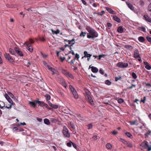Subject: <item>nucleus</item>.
Wrapping results in <instances>:
<instances>
[{"instance_id":"nucleus-8","label":"nucleus","mask_w":151,"mask_h":151,"mask_svg":"<svg viewBox=\"0 0 151 151\" xmlns=\"http://www.w3.org/2000/svg\"><path fill=\"white\" fill-rule=\"evenodd\" d=\"M68 44L67 45V47H68L70 50H71L72 48L71 46H72L75 43V39H72V40L68 41Z\"/></svg>"},{"instance_id":"nucleus-43","label":"nucleus","mask_w":151,"mask_h":151,"mask_svg":"<svg viewBox=\"0 0 151 151\" xmlns=\"http://www.w3.org/2000/svg\"><path fill=\"white\" fill-rule=\"evenodd\" d=\"M93 124L92 123L88 124L87 126L88 129H92L93 127Z\"/></svg>"},{"instance_id":"nucleus-4","label":"nucleus","mask_w":151,"mask_h":151,"mask_svg":"<svg viewBox=\"0 0 151 151\" xmlns=\"http://www.w3.org/2000/svg\"><path fill=\"white\" fill-rule=\"evenodd\" d=\"M144 149L147 148V150L150 151L151 150V146L149 147L148 144V142L147 141L143 142L140 145Z\"/></svg>"},{"instance_id":"nucleus-40","label":"nucleus","mask_w":151,"mask_h":151,"mask_svg":"<svg viewBox=\"0 0 151 151\" xmlns=\"http://www.w3.org/2000/svg\"><path fill=\"white\" fill-rule=\"evenodd\" d=\"M132 78L134 79H136L137 77L136 74L134 72L132 73Z\"/></svg>"},{"instance_id":"nucleus-7","label":"nucleus","mask_w":151,"mask_h":151,"mask_svg":"<svg viewBox=\"0 0 151 151\" xmlns=\"http://www.w3.org/2000/svg\"><path fill=\"white\" fill-rule=\"evenodd\" d=\"M4 57L11 63H13L14 62L13 59L10 56L9 53H5L4 54Z\"/></svg>"},{"instance_id":"nucleus-41","label":"nucleus","mask_w":151,"mask_h":151,"mask_svg":"<svg viewBox=\"0 0 151 151\" xmlns=\"http://www.w3.org/2000/svg\"><path fill=\"white\" fill-rule=\"evenodd\" d=\"M8 101L10 104H12V105H15V104L13 103V102L10 98L8 100Z\"/></svg>"},{"instance_id":"nucleus-49","label":"nucleus","mask_w":151,"mask_h":151,"mask_svg":"<svg viewBox=\"0 0 151 151\" xmlns=\"http://www.w3.org/2000/svg\"><path fill=\"white\" fill-rule=\"evenodd\" d=\"M4 96L7 101L8 100H9V99L10 98L9 96L6 93H5V94L4 95Z\"/></svg>"},{"instance_id":"nucleus-54","label":"nucleus","mask_w":151,"mask_h":151,"mask_svg":"<svg viewBox=\"0 0 151 151\" xmlns=\"http://www.w3.org/2000/svg\"><path fill=\"white\" fill-rule=\"evenodd\" d=\"M105 56V55H104V54H103V55H99V56L98 59L99 60H100L101 59V58L104 57Z\"/></svg>"},{"instance_id":"nucleus-22","label":"nucleus","mask_w":151,"mask_h":151,"mask_svg":"<svg viewBox=\"0 0 151 151\" xmlns=\"http://www.w3.org/2000/svg\"><path fill=\"white\" fill-rule=\"evenodd\" d=\"M124 29L121 26H119L118 27L117 31L120 33H122L123 32Z\"/></svg>"},{"instance_id":"nucleus-37","label":"nucleus","mask_w":151,"mask_h":151,"mask_svg":"<svg viewBox=\"0 0 151 151\" xmlns=\"http://www.w3.org/2000/svg\"><path fill=\"white\" fill-rule=\"evenodd\" d=\"M126 145L127 147H129L130 148H132V144L129 142H127L126 144Z\"/></svg>"},{"instance_id":"nucleus-15","label":"nucleus","mask_w":151,"mask_h":151,"mask_svg":"<svg viewBox=\"0 0 151 151\" xmlns=\"http://www.w3.org/2000/svg\"><path fill=\"white\" fill-rule=\"evenodd\" d=\"M91 68V71L93 73H96L98 71V69L97 68L93 66L91 67L90 66H89V68Z\"/></svg>"},{"instance_id":"nucleus-47","label":"nucleus","mask_w":151,"mask_h":151,"mask_svg":"<svg viewBox=\"0 0 151 151\" xmlns=\"http://www.w3.org/2000/svg\"><path fill=\"white\" fill-rule=\"evenodd\" d=\"M75 61V59L74 58L73 59H72L71 61L69 62L71 65H72L73 66V65H74V63Z\"/></svg>"},{"instance_id":"nucleus-58","label":"nucleus","mask_w":151,"mask_h":151,"mask_svg":"<svg viewBox=\"0 0 151 151\" xmlns=\"http://www.w3.org/2000/svg\"><path fill=\"white\" fill-rule=\"evenodd\" d=\"M82 3L85 5L87 6L88 5L87 3L84 0H81Z\"/></svg>"},{"instance_id":"nucleus-34","label":"nucleus","mask_w":151,"mask_h":151,"mask_svg":"<svg viewBox=\"0 0 151 151\" xmlns=\"http://www.w3.org/2000/svg\"><path fill=\"white\" fill-rule=\"evenodd\" d=\"M136 120H134L132 121H130L129 123L131 125H132L134 124H136L137 125H138V124H136Z\"/></svg>"},{"instance_id":"nucleus-55","label":"nucleus","mask_w":151,"mask_h":151,"mask_svg":"<svg viewBox=\"0 0 151 151\" xmlns=\"http://www.w3.org/2000/svg\"><path fill=\"white\" fill-rule=\"evenodd\" d=\"M69 51V53H67V55H68L70 53H72L73 55H75V53L74 52H73V50H72L71 49Z\"/></svg>"},{"instance_id":"nucleus-28","label":"nucleus","mask_w":151,"mask_h":151,"mask_svg":"<svg viewBox=\"0 0 151 151\" xmlns=\"http://www.w3.org/2000/svg\"><path fill=\"white\" fill-rule=\"evenodd\" d=\"M138 29L139 30L142 31L143 32H145L146 31V29L143 27H139Z\"/></svg>"},{"instance_id":"nucleus-56","label":"nucleus","mask_w":151,"mask_h":151,"mask_svg":"<svg viewBox=\"0 0 151 151\" xmlns=\"http://www.w3.org/2000/svg\"><path fill=\"white\" fill-rule=\"evenodd\" d=\"M146 100V97L144 96L143 97V100H141L140 101L141 102H142L144 104L145 103V101Z\"/></svg>"},{"instance_id":"nucleus-9","label":"nucleus","mask_w":151,"mask_h":151,"mask_svg":"<svg viewBox=\"0 0 151 151\" xmlns=\"http://www.w3.org/2000/svg\"><path fill=\"white\" fill-rule=\"evenodd\" d=\"M14 50L16 53L20 56H23V54L19 48L17 47L14 48Z\"/></svg>"},{"instance_id":"nucleus-5","label":"nucleus","mask_w":151,"mask_h":151,"mask_svg":"<svg viewBox=\"0 0 151 151\" xmlns=\"http://www.w3.org/2000/svg\"><path fill=\"white\" fill-rule=\"evenodd\" d=\"M128 64L127 63H125L123 62L118 63L116 65L117 67L121 68H125L128 67Z\"/></svg>"},{"instance_id":"nucleus-25","label":"nucleus","mask_w":151,"mask_h":151,"mask_svg":"<svg viewBox=\"0 0 151 151\" xmlns=\"http://www.w3.org/2000/svg\"><path fill=\"white\" fill-rule=\"evenodd\" d=\"M44 122L45 124L47 125H50V124L49 120L47 118H45L44 119Z\"/></svg>"},{"instance_id":"nucleus-2","label":"nucleus","mask_w":151,"mask_h":151,"mask_svg":"<svg viewBox=\"0 0 151 151\" xmlns=\"http://www.w3.org/2000/svg\"><path fill=\"white\" fill-rule=\"evenodd\" d=\"M85 91L86 98L88 99V101L91 105L93 104V101L92 98L91 96L90 92L87 89H86L84 90Z\"/></svg>"},{"instance_id":"nucleus-38","label":"nucleus","mask_w":151,"mask_h":151,"mask_svg":"<svg viewBox=\"0 0 151 151\" xmlns=\"http://www.w3.org/2000/svg\"><path fill=\"white\" fill-rule=\"evenodd\" d=\"M86 32H81V33L80 34V36L81 37L83 36V37H84L86 36Z\"/></svg>"},{"instance_id":"nucleus-60","label":"nucleus","mask_w":151,"mask_h":151,"mask_svg":"<svg viewBox=\"0 0 151 151\" xmlns=\"http://www.w3.org/2000/svg\"><path fill=\"white\" fill-rule=\"evenodd\" d=\"M65 57H62L60 58V59L61 60L62 62H63V61L65 60Z\"/></svg>"},{"instance_id":"nucleus-57","label":"nucleus","mask_w":151,"mask_h":151,"mask_svg":"<svg viewBox=\"0 0 151 151\" xmlns=\"http://www.w3.org/2000/svg\"><path fill=\"white\" fill-rule=\"evenodd\" d=\"M79 58V55L77 53H76L75 54V58H77V60H78V59Z\"/></svg>"},{"instance_id":"nucleus-17","label":"nucleus","mask_w":151,"mask_h":151,"mask_svg":"<svg viewBox=\"0 0 151 151\" xmlns=\"http://www.w3.org/2000/svg\"><path fill=\"white\" fill-rule=\"evenodd\" d=\"M35 101L36 103H37L39 105L41 106H43L45 104L43 102L40 101L38 100H35Z\"/></svg>"},{"instance_id":"nucleus-42","label":"nucleus","mask_w":151,"mask_h":151,"mask_svg":"<svg viewBox=\"0 0 151 151\" xmlns=\"http://www.w3.org/2000/svg\"><path fill=\"white\" fill-rule=\"evenodd\" d=\"M50 121L53 123H56L57 122V119L54 118H51L50 119Z\"/></svg>"},{"instance_id":"nucleus-21","label":"nucleus","mask_w":151,"mask_h":151,"mask_svg":"<svg viewBox=\"0 0 151 151\" xmlns=\"http://www.w3.org/2000/svg\"><path fill=\"white\" fill-rule=\"evenodd\" d=\"M113 18L117 22L120 23L121 22V20L117 16L114 15V16Z\"/></svg>"},{"instance_id":"nucleus-52","label":"nucleus","mask_w":151,"mask_h":151,"mask_svg":"<svg viewBox=\"0 0 151 151\" xmlns=\"http://www.w3.org/2000/svg\"><path fill=\"white\" fill-rule=\"evenodd\" d=\"M73 142L71 141H70V142H68L67 144V145L68 147H71L72 146V144H73Z\"/></svg>"},{"instance_id":"nucleus-44","label":"nucleus","mask_w":151,"mask_h":151,"mask_svg":"<svg viewBox=\"0 0 151 151\" xmlns=\"http://www.w3.org/2000/svg\"><path fill=\"white\" fill-rule=\"evenodd\" d=\"M51 30L53 33H55L56 34L59 33L60 32V31L59 29H57L56 31H54L53 29H51Z\"/></svg>"},{"instance_id":"nucleus-35","label":"nucleus","mask_w":151,"mask_h":151,"mask_svg":"<svg viewBox=\"0 0 151 151\" xmlns=\"http://www.w3.org/2000/svg\"><path fill=\"white\" fill-rule=\"evenodd\" d=\"M61 83L62 85L65 88H66V83L65 81L62 80L61 81Z\"/></svg>"},{"instance_id":"nucleus-53","label":"nucleus","mask_w":151,"mask_h":151,"mask_svg":"<svg viewBox=\"0 0 151 151\" xmlns=\"http://www.w3.org/2000/svg\"><path fill=\"white\" fill-rule=\"evenodd\" d=\"M135 85L132 84L130 86L127 87V89H132L133 87H135Z\"/></svg>"},{"instance_id":"nucleus-1","label":"nucleus","mask_w":151,"mask_h":151,"mask_svg":"<svg viewBox=\"0 0 151 151\" xmlns=\"http://www.w3.org/2000/svg\"><path fill=\"white\" fill-rule=\"evenodd\" d=\"M86 29L89 32L87 34V37L88 38L93 39L98 36V34L97 32L90 26H87Z\"/></svg>"},{"instance_id":"nucleus-45","label":"nucleus","mask_w":151,"mask_h":151,"mask_svg":"<svg viewBox=\"0 0 151 151\" xmlns=\"http://www.w3.org/2000/svg\"><path fill=\"white\" fill-rule=\"evenodd\" d=\"M29 42V43L30 45L31 44H33L34 42V41L31 38H29V41H28Z\"/></svg>"},{"instance_id":"nucleus-64","label":"nucleus","mask_w":151,"mask_h":151,"mask_svg":"<svg viewBox=\"0 0 151 151\" xmlns=\"http://www.w3.org/2000/svg\"><path fill=\"white\" fill-rule=\"evenodd\" d=\"M99 72H100V73L102 75H103L104 74V72L103 70H102V69H100L99 70Z\"/></svg>"},{"instance_id":"nucleus-19","label":"nucleus","mask_w":151,"mask_h":151,"mask_svg":"<svg viewBox=\"0 0 151 151\" xmlns=\"http://www.w3.org/2000/svg\"><path fill=\"white\" fill-rule=\"evenodd\" d=\"M105 9L110 13L112 14H114V12L111 8L106 7H105Z\"/></svg>"},{"instance_id":"nucleus-29","label":"nucleus","mask_w":151,"mask_h":151,"mask_svg":"<svg viewBox=\"0 0 151 151\" xmlns=\"http://www.w3.org/2000/svg\"><path fill=\"white\" fill-rule=\"evenodd\" d=\"M105 12L104 11H102L101 12V13L100 12H94V14H97L99 15H100L101 16H102V15H103L104 14H105Z\"/></svg>"},{"instance_id":"nucleus-26","label":"nucleus","mask_w":151,"mask_h":151,"mask_svg":"<svg viewBox=\"0 0 151 151\" xmlns=\"http://www.w3.org/2000/svg\"><path fill=\"white\" fill-rule=\"evenodd\" d=\"M151 134V130H149L144 135L145 138L148 137Z\"/></svg>"},{"instance_id":"nucleus-24","label":"nucleus","mask_w":151,"mask_h":151,"mask_svg":"<svg viewBox=\"0 0 151 151\" xmlns=\"http://www.w3.org/2000/svg\"><path fill=\"white\" fill-rule=\"evenodd\" d=\"M138 40L140 42H143L145 41L144 37L142 36H140L138 38Z\"/></svg>"},{"instance_id":"nucleus-48","label":"nucleus","mask_w":151,"mask_h":151,"mask_svg":"<svg viewBox=\"0 0 151 151\" xmlns=\"http://www.w3.org/2000/svg\"><path fill=\"white\" fill-rule=\"evenodd\" d=\"M146 39L149 42H151V37L149 36H147L146 37Z\"/></svg>"},{"instance_id":"nucleus-30","label":"nucleus","mask_w":151,"mask_h":151,"mask_svg":"<svg viewBox=\"0 0 151 151\" xmlns=\"http://www.w3.org/2000/svg\"><path fill=\"white\" fill-rule=\"evenodd\" d=\"M125 134L127 137L130 138H132L133 137L132 135L130 132H127L125 133Z\"/></svg>"},{"instance_id":"nucleus-6","label":"nucleus","mask_w":151,"mask_h":151,"mask_svg":"<svg viewBox=\"0 0 151 151\" xmlns=\"http://www.w3.org/2000/svg\"><path fill=\"white\" fill-rule=\"evenodd\" d=\"M23 45H26L27 49L29 51L31 52H33V48L32 46L31 45H30L29 42L28 41L25 42L24 43Z\"/></svg>"},{"instance_id":"nucleus-62","label":"nucleus","mask_w":151,"mask_h":151,"mask_svg":"<svg viewBox=\"0 0 151 151\" xmlns=\"http://www.w3.org/2000/svg\"><path fill=\"white\" fill-rule=\"evenodd\" d=\"M148 10H149V11H151V3L148 6Z\"/></svg>"},{"instance_id":"nucleus-20","label":"nucleus","mask_w":151,"mask_h":151,"mask_svg":"<svg viewBox=\"0 0 151 151\" xmlns=\"http://www.w3.org/2000/svg\"><path fill=\"white\" fill-rule=\"evenodd\" d=\"M67 77H68L71 79H74V77L73 75L70 73L67 72Z\"/></svg>"},{"instance_id":"nucleus-51","label":"nucleus","mask_w":151,"mask_h":151,"mask_svg":"<svg viewBox=\"0 0 151 151\" xmlns=\"http://www.w3.org/2000/svg\"><path fill=\"white\" fill-rule=\"evenodd\" d=\"M124 101V100L121 98H120L118 100V102L120 104L123 102Z\"/></svg>"},{"instance_id":"nucleus-11","label":"nucleus","mask_w":151,"mask_h":151,"mask_svg":"<svg viewBox=\"0 0 151 151\" xmlns=\"http://www.w3.org/2000/svg\"><path fill=\"white\" fill-rule=\"evenodd\" d=\"M36 102L35 101V100L33 101H30L29 102V104L30 105V106L31 107H33L35 108L36 106Z\"/></svg>"},{"instance_id":"nucleus-63","label":"nucleus","mask_w":151,"mask_h":151,"mask_svg":"<svg viewBox=\"0 0 151 151\" xmlns=\"http://www.w3.org/2000/svg\"><path fill=\"white\" fill-rule=\"evenodd\" d=\"M112 133L114 135H116L118 133V132L117 131L114 130L113 131Z\"/></svg>"},{"instance_id":"nucleus-14","label":"nucleus","mask_w":151,"mask_h":151,"mask_svg":"<svg viewBox=\"0 0 151 151\" xmlns=\"http://www.w3.org/2000/svg\"><path fill=\"white\" fill-rule=\"evenodd\" d=\"M49 69L52 72V74L54 75V74H58V72L55 69L49 67Z\"/></svg>"},{"instance_id":"nucleus-23","label":"nucleus","mask_w":151,"mask_h":151,"mask_svg":"<svg viewBox=\"0 0 151 151\" xmlns=\"http://www.w3.org/2000/svg\"><path fill=\"white\" fill-rule=\"evenodd\" d=\"M48 104L50 106L54 109H56L58 108V106L56 105L53 104L52 103L49 102H48Z\"/></svg>"},{"instance_id":"nucleus-31","label":"nucleus","mask_w":151,"mask_h":151,"mask_svg":"<svg viewBox=\"0 0 151 151\" xmlns=\"http://www.w3.org/2000/svg\"><path fill=\"white\" fill-rule=\"evenodd\" d=\"M106 147L109 149H111L112 148V147L111 145L109 143H108L106 145Z\"/></svg>"},{"instance_id":"nucleus-3","label":"nucleus","mask_w":151,"mask_h":151,"mask_svg":"<svg viewBox=\"0 0 151 151\" xmlns=\"http://www.w3.org/2000/svg\"><path fill=\"white\" fill-rule=\"evenodd\" d=\"M69 88L73 95L74 97L76 99H78V96L75 88L71 85H69Z\"/></svg>"},{"instance_id":"nucleus-33","label":"nucleus","mask_w":151,"mask_h":151,"mask_svg":"<svg viewBox=\"0 0 151 151\" xmlns=\"http://www.w3.org/2000/svg\"><path fill=\"white\" fill-rule=\"evenodd\" d=\"M105 83L108 85H110L111 84V82L109 80H106L105 81Z\"/></svg>"},{"instance_id":"nucleus-10","label":"nucleus","mask_w":151,"mask_h":151,"mask_svg":"<svg viewBox=\"0 0 151 151\" xmlns=\"http://www.w3.org/2000/svg\"><path fill=\"white\" fill-rule=\"evenodd\" d=\"M140 55L138 50H136L134 51V57L135 58H139Z\"/></svg>"},{"instance_id":"nucleus-46","label":"nucleus","mask_w":151,"mask_h":151,"mask_svg":"<svg viewBox=\"0 0 151 151\" xmlns=\"http://www.w3.org/2000/svg\"><path fill=\"white\" fill-rule=\"evenodd\" d=\"M8 94L13 99L15 98L14 96L10 92H8Z\"/></svg>"},{"instance_id":"nucleus-27","label":"nucleus","mask_w":151,"mask_h":151,"mask_svg":"<svg viewBox=\"0 0 151 151\" xmlns=\"http://www.w3.org/2000/svg\"><path fill=\"white\" fill-rule=\"evenodd\" d=\"M70 127L73 129H74L75 128L73 123L71 122H70V124H69L68 125L69 128H70Z\"/></svg>"},{"instance_id":"nucleus-36","label":"nucleus","mask_w":151,"mask_h":151,"mask_svg":"<svg viewBox=\"0 0 151 151\" xmlns=\"http://www.w3.org/2000/svg\"><path fill=\"white\" fill-rule=\"evenodd\" d=\"M63 132L64 135L66 137V127L64 126L63 127Z\"/></svg>"},{"instance_id":"nucleus-50","label":"nucleus","mask_w":151,"mask_h":151,"mask_svg":"<svg viewBox=\"0 0 151 151\" xmlns=\"http://www.w3.org/2000/svg\"><path fill=\"white\" fill-rule=\"evenodd\" d=\"M60 70L65 75H66V71L63 68H61Z\"/></svg>"},{"instance_id":"nucleus-12","label":"nucleus","mask_w":151,"mask_h":151,"mask_svg":"<svg viewBox=\"0 0 151 151\" xmlns=\"http://www.w3.org/2000/svg\"><path fill=\"white\" fill-rule=\"evenodd\" d=\"M144 63L145 65V67L146 69L148 70H150L151 69V66L147 62L144 61Z\"/></svg>"},{"instance_id":"nucleus-61","label":"nucleus","mask_w":151,"mask_h":151,"mask_svg":"<svg viewBox=\"0 0 151 151\" xmlns=\"http://www.w3.org/2000/svg\"><path fill=\"white\" fill-rule=\"evenodd\" d=\"M120 139L121 140V141L124 144H126L127 143V142L124 139Z\"/></svg>"},{"instance_id":"nucleus-13","label":"nucleus","mask_w":151,"mask_h":151,"mask_svg":"<svg viewBox=\"0 0 151 151\" xmlns=\"http://www.w3.org/2000/svg\"><path fill=\"white\" fill-rule=\"evenodd\" d=\"M84 56L82 57V59L84 57H87L88 58H90L92 56L91 54H88V52L86 51H85L84 52Z\"/></svg>"},{"instance_id":"nucleus-32","label":"nucleus","mask_w":151,"mask_h":151,"mask_svg":"<svg viewBox=\"0 0 151 151\" xmlns=\"http://www.w3.org/2000/svg\"><path fill=\"white\" fill-rule=\"evenodd\" d=\"M9 52L12 55H15V52L14 51V50H13L11 48H10L9 50Z\"/></svg>"},{"instance_id":"nucleus-16","label":"nucleus","mask_w":151,"mask_h":151,"mask_svg":"<svg viewBox=\"0 0 151 151\" xmlns=\"http://www.w3.org/2000/svg\"><path fill=\"white\" fill-rule=\"evenodd\" d=\"M126 4L128 6V7L129 9H130L131 10H134V8L133 6L128 1L126 2Z\"/></svg>"},{"instance_id":"nucleus-59","label":"nucleus","mask_w":151,"mask_h":151,"mask_svg":"<svg viewBox=\"0 0 151 151\" xmlns=\"http://www.w3.org/2000/svg\"><path fill=\"white\" fill-rule=\"evenodd\" d=\"M72 145L73 147L76 149H77V145L75 143H73L72 144Z\"/></svg>"},{"instance_id":"nucleus-39","label":"nucleus","mask_w":151,"mask_h":151,"mask_svg":"<svg viewBox=\"0 0 151 151\" xmlns=\"http://www.w3.org/2000/svg\"><path fill=\"white\" fill-rule=\"evenodd\" d=\"M46 98V99L47 101H48L50 99V96L49 94H46L45 96Z\"/></svg>"},{"instance_id":"nucleus-18","label":"nucleus","mask_w":151,"mask_h":151,"mask_svg":"<svg viewBox=\"0 0 151 151\" xmlns=\"http://www.w3.org/2000/svg\"><path fill=\"white\" fill-rule=\"evenodd\" d=\"M144 17L145 19L150 22H151V19L147 15L145 14L144 15Z\"/></svg>"}]
</instances>
